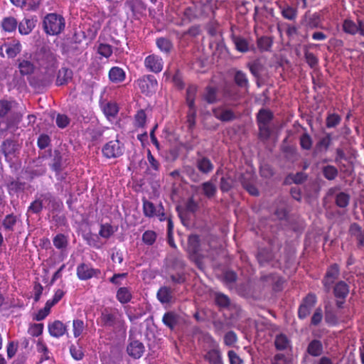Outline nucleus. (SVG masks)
Instances as JSON below:
<instances>
[{"mask_svg": "<svg viewBox=\"0 0 364 364\" xmlns=\"http://www.w3.org/2000/svg\"><path fill=\"white\" fill-rule=\"evenodd\" d=\"M13 103L7 100L0 101V135L15 127L21 119V114L11 112Z\"/></svg>", "mask_w": 364, "mask_h": 364, "instance_id": "1", "label": "nucleus"}, {"mask_svg": "<svg viewBox=\"0 0 364 364\" xmlns=\"http://www.w3.org/2000/svg\"><path fill=\"white\" fill-rule=\"evenodd\" d=\"M45 32L48 35H58L65 28V18L60 14L51 13L47 14L43 22Z\"/></svg>", "mask_w": 364, "mask_h": 364, "instance_id": "2", "label": "nucleus"}, {"mask_svg": "<svg viewBox=\"0 0 364 364\" xmlns=\"http://www.w3.org/2000/svg\"><path fill=\"white\" fill-rule=\"evenodd\" d=\"M187 250L188 253L191 255V258L195 261L198 266L200 265L204 257L210 256L208 251H207V252H204L203 249L201 247L199 236L197 235H191L188 237Z\"/></svg>", "mask_w": 364, "mask_h": 364, "instance_id": "3", "label": "nucleus"}, {"mask_svg": "<svg viewBox=\"0 0 364 364\" xmlns=\"http://www.w3.org/2000/svg\"><path fill=\"white\" fill-rule=\"evenodd\" d=\"M273 113L266 109H261L257 115V120L259 131V137L267 139L271 135L269 123L273 119Z\"/></svg>", "mask_w": 364, "mask_h": 364, "instance_id": "4", "label": "nucleus"}, {"mask_svg": "<svg viewBox=\"0 0 364 364\" xmlns=\"http://www.w3.org/2000/svg\"><path fill=\"white\" fill-rule=\"evenodd\" d=\"M43 203L48 206H51L53 209L58 206L55 198L50 193L41 194L34 201H33L28 208V213L40 214L43 208Z\"/></svg>", "mask_w": 364, "mask_h": 364, "instance_id": "5", "label": "nucleus"}, {"mask_svg": "<svg viewBox=\"0 0 364 364\" xmlns=\"http://www.w3.org/2000/svg\"><path fill=\"white\" fill-rule=\"evenodd\" d=\"M102 151L107 159L117 158L123 154V146L118 139L112 140L107 142Z\"/></svg>", "mask_w": 364, "mask_h": 364, "instance_id": "6", "label": "nucleus"}, {"mask_svg": "<svg viewBox=\"0 0 364 364\" xmlns=\"http://www.w3.org/2000/svg\"><path fill=\"white\" fill-rule=\"evenodd\" d=\"M137 85L141 92L147 95L155 92L158 82L153 75H149L139 79Z\"/></svg>", "mask_w": 364, "mask_h": 364, "instance_id": "7", "label": "nucleus"}, {"mask_svg": "<svg viewBox=\"0 0 364 364\" xmlns=\"http://www.w3.org/2000/svg\"><path fill=\"white\" fill-rule=\"evenodd\" d=\"M316 302V297L315 294H309L301 304L299 311L298 316L301 319L306 318L311 313L312 308L314 306Z\"/></svg>", "mask_w": 364, "mask_h": 364, "instance_id": "8", "label": "nucleus"}, {"mask_svg": "<svg viewBox=\"0 0 364 364\" xmlns=\"http://www.w3.org/2000/svg\"><path fill=\"white\" fill-rule=\"evenodd\" d=\"M21 148L18 141L7 139L4 140L1 146V152L4 155L6 159H11L16 156Z\"/></svg>", "mask_w": 364, "mask_h": 364, "instance_id": "9", "label": "nucleus"}, {"mask_svg": "<svg viewBox=\"0 0 364 364\" xmlns=\"http://www.w3.org/2000/svg\"><path fill=\"white\" fill-rule=\"evenodd\" d=\"M198 158L196 160V166L198 170L204 175H208L213 171L214 165L207 156H203L201 152H197Z\"/></svg>", "mask_w": 364, "mask_h": 364, "instance_id": "10", "label": "nucleus"}, {"mask_svg": "<svg viewBox=\"0 0 364 364\" xmlns=\"http://www.w3.org/2000/svg\"><path fill=\"white\" fill-rule=\"evenodd\" d=\"M339 276V267L337 264H333L330 266L328 269L326 275L323 279V284L324 286L325 291L329 292L331 288V285L338 279Z\"/></svg>", "mask_w": 364, "mask_h": 364, "instance_id": "11", "label": "nucleus"}, {"mask_svg": "<svg viewBox=\"0 0 364 364\" xmlns=\"http://www.w3.org/2000/svg\"><path fill=\"white\" fill-rule=\"evenodd\" d=\"M348 232L356 240L358 248L364 247V227H361L356 223H353L349 227Z\"/></svg>", "mask_w": 364, "mask_h": 364, "instance_id": "12", "label": "nucleus"}, {"mask_svg": "<svg viewBox=\"0 0 364 364\" xmlns=\"http://www.w3.org/2000/svg\"><path fill=\"white\" fill-rule=\"evenodd\" d=\"M144 350V344L137 340L131 341L127 347V353L134 358H141Z\"/></svg>", "mask_w": 364, "mask_h": 364, "instance_id": "13", "label": "nucleus"}, {"mask_svg": "<svg viewBox=\"0 0 364 364\" xmlns=\"http://www.w3.org/2000/svg\"><path fill=\"white\" fill-rule=\"evenodd\" d=\"M144 64L146 68L154 73H159L163 69L162 59L155 55L147 56L145 59Z\"/></svg>", "mask_w": 364, "mask_h": 364, "instance_id": "14", "label": "nucleus"}, {"mask_svg": "<svg viewBox=\"0 0 364 364\" xmlns=\"http://www.w3.org/2000/svg\"><path fill=\"white\" fill-rule=\"evenodd\" d=\"M156 297L161 304H169L173 299V290L169 287L163 286L157 291Z\"/></svg>", "mask_w": 364, "mask_h": 364, "instance_id": "15", "label": "nucleus"}, {"mask_svg": "<svg viewBox=\"0 0 364 364\" xmlns=\"http://www.w3.org/2000/svg\"><path fill=\"white\" fill-rule=\"evenodd\" d=\"M213 115L222 122H230L236 118L235 114L231 109L218 107L213 109Z\"/></svg>", "mask_w": 364, "mask_h": 364, "instance_id": "16", "label": "nucleus"}, {"mask_svg": "<svg viewBox=\"0 0 364 364\" xmlns=\"http://www.w3.org/2000/svg\"><path fill=\"white\" fill-rule=\"evenodd\" d=\"M98 272V270L92 269L84 263L80 264L77 268V275L81 280L89 279Z\"/></svg>", "mask_w": 364, "mask_h": 364, "instance_id": "17", "label": "nucleus"}, {"mask_svg": "<svg viewBox=\"0 0 364 364\" xmlns=\"http://www.w3.org/2000/svg\"><path fill=\"white\" fill-rule=\"evenodd\" d=\"M72 78L73 71L68 68H62L58 72L56 85L58 86L66 85Z\"/></svg>", "mask_w": 364, "mask_h": 364, "instance_id": "18", "label": "nucleus"}, {"mask_svg": "<svg viewBox=\"0 0 364 364\" xmlns=\"http://www.w3.org/2000/svg\"><path fill=\"white\" fill-rule=\"evenodd\" d=\"M66 326L60 321H55L48 325V331L53 337H60L66 332Z\"/></svg>", "mask_w": 364, "mask_h": 364, "instance_id": "19", "label": "nucleus"}, {"mask_svg": "<svg viewBox=\"0 0 364 364\" xmlns=\"http://www.w3.org/2000/svg\"><path fill=\"white\" fill-rule=\"evenodd\" d=\"M162 321L164 325L173 330L179 321V316L174 311H168L164 315Z\"/></svg>", "mask_w": 364, "mask_h": 364, "instance_id": "20", "label": "nucleus"}, {"mask_svg": "<svg viewBox=\"0 0 364 364\" xmlns=\"http://www.w3.org/2000/svg\"><path fill=\"white\" fill-rule=\"evenodd\" d=\"M235 183V179L231 175L227 173L220 181V189L222 192H228Z\"/></svg>", "mask_w": 364, "mask_h": 364, "instance_id": "21", "label": "nucleus"}, {"mask_svg": "<svg viewBox=\"0 0 364 364\" xmlns=\"http://www.w3.org/2000/svg\"><path fill=\"white\" fill-rule=\"evenodd\" d=\"M116 297L122 304L129 303L132 298L131 290L128 287H120L117 291Z\"/></svg>", "mask_w": 364, "mask_h": 364, "instance_id": "22", "label": "nucleus"}, {"mask_svg": "<svg viewBox=\"0 0 364 364\" xmlns=\"http://www.w3.org/2000/svg\"><path fill=\"white\" fill-rule=\"evenodd\" d=\"M304 23L309 28H317L320 24L319 15L316 13L312 14L306 13L304 16Z\"/></svg>", "mask_w": 364, "mask_h": 364, "instance_id": "23", "label": "nucleus"}, {"mask_svg": "<svg viewBox=\"0 0 364 364\" xmlns=\"http://www.w3.org/2000/svg\"><path fill=\"white\" fill-rule=\"evenodd\" d=\"M109 77L112 82L118 83L124 80L125 73L119 67H113L109 72Z\"/></svg>", "mask_w": 364, "mask_h": 364, "instance_id": "24", "label": "nucleus"}, {"mask_svg": "<svg viewBox=\"0 0 364 364\" xmlns=\"http://www.w3.org/2000/svg\"><path fill=\"white\" fill-rule=\"evenodd\" d=\"M333 291L336 297L345 299L349 292V287L345 282L341 281L336 284Z\"/></svg>", "mask_w": 364, "mask_h": 364, "instance_id": "25", "label": "nucleus"}, {"mask_svg": "<svg viewBox=\"0 0 364 364\" xmlns=\"http://www.w3.org/2000/svg\"><path fill=\"white\" fill-rule=\"evenodd\" d=\"M18 68L22 75H31L34 72L35 66L29 60L18 59Z\"/></svg>", "mask_w": 364, "mask_h": 364, "instance_id": "26", "label": "nucleus"}, {"mask_svg": "<svg viewBox=\"0 0 364 364\" xmlns=\"http://www.w3.org/2000/svg\"><path fill=\"white\" fill-rule=\"evenodd\" d=\"M204 358L205 360L208 361L210 364L222 363V358L218 349H212L208 350L204 355Z\"/></svg>", "mask_w": 364, "mask_h": 364, "instance_id": "27", "label": "nucleus"}, {"mask_svg": "<svg viewBox=\"0 0 364 364\" xmlns=\"http://www.w3.org/2000/svg\"><path fill=\"white\" fill-rule=\"evenodd\" d=\"M3 47L5 48V51L9 58L16 57L21 50V45L19 42L13 44H4L0 48V50H2Z\"/></svg>", "mask_w": 364, "mask_h": 364, "instance_id": "28", "label": "nucleus"}, {"mask_svg": "<svg viewBox=\"0 0 364 364\" xmlns=\"http://www.w3.org/2000/svg\"><path fill=\"white\" fill-rule=\"evenodd\" d=\"M203 193L208 198H213L217 192L216 186L210 181L204 182L201 184Z\"/></svg>", "mask_w": 364, "mask_h": 364, "instance_id": "29", "label": "nucleus"}, {"mask_svg": "<svg viewBox=\"0 0 364 364\" xmlns=\"http://www.w3.org/2000/svg\"><path fill=\"white\" fill-rule=\"evenodd\" d=\"M289 212V208L286 202L284 200H281L274 211V215L280 220H287Z\"/></svg>", "mask_w": 364, "mask_h": 364, "instance_id": "30", "label": "nucleus"}, {"mask_svg": "<svg viewBox=\"0 0 364 364\" xmlns=\"http://www.w3.org/2000/svg\"><path fill=\"white\" fill-rule=\"evenodd\" d=\"M307 352L312 356H318L323 352V346L320 341L313 340L308 346Z\"/></svg>", "mask_w": 364, "mask_h": 364, "instance_id": "31", "label": "nucleus"}, {"mask_svg": "<svg viewBox=\"0 0 364 364\" xmlns=\"http://www.w3.org/2000/svg\"><path fill=\"white\" fill-rule=\"evenodd\" d=\"M234 81L240 87L247 89L249 87V81L247 75L241 70H237L235 72L234 75Z\"/></svg>", "mask_w": 364, "mask_h": 364, "instance_id": "32", "label": "nucleus"}, {"mask_svg": "<svg viewBox=\"0 0 364 364\" xmlns=\"http://www.w3.org/2000/svg\"><path fill=\"white\" fill-rule=\"evenodd\" d=\"M198 87L196 85H191L186 90V102L189 108L195 106V97L196 96Z\"/></svg>", "mask_w": 364, "mask_h": 364, "instance_id": "33", "label": "nucleus"}, {"mask_svg": "<svg viewBox=\"0 0 364 364\" xmlns=\"http://www.w3.org/2000/svg\"><path fill=\"white\" fill-rule=\"evenodd\" d=\"M218 90L215 87L208 86L203 94V99L209 104H213L218 101Z\"/></svg>", "mask_w": 364, "mask_h": 364, "instance_id": "34", "label": "nucleus"}, {"mask_svg": "<svg viewBox=\"0 0 364 364\" xmlns=\"http://www.w3.org/2000/svg\"><path fill=\"white\" fill-rule=\"evenodd\" d=\"M35 27V21L33 19H25L18 26L20 33L27 35L30 33Z\"/></svg>", "mask_w": 364, "mask_h": 364, "instance_id": "35", "label": "nucleus"}, {"mask_svg": "<svg viewBox=\"0 0 364 364\" xmlns=\"http://www.w3.org/2000/svg\"><path fill=\"white\" fill-rule=\"evenodd\" d=\"M116 316L114 314L108 312L107 309L101 314V321L104 326H113L115 324Z\"/></svg>", "mask_w": 364, "mask_h": 364, "instance_id": "36", "label": "nucleus"}, {"mask_svg": "<svg viewBox=\"0 0 364 364\" xmlns=\"http://www.w3.org/2000/svg\"><path fill=\"white\" fill-rule=\"evenodd\" d=\"M62 156L59 151L55 150L53 153V159L50 164L52 168L59 174L62 169Z\"/></svg>", "mask_w": 364, "mask_h": 364, "instance_id": "37", "label": "nucleus"}, {"mask_svg": "<svg viewBox=\"0 0 364 364\" xmlns=\"http://www.w3.org/2000/svg\"><path fill=\"white\" fill-rule=\"evenodd\" d=\"M143 211L146 217L152 218L156 215L157 209L153 203L144 199L143 200Z\"/></svg>", "mask_w": 364, "mask_h": 364, "instance_id": "38", "label": "nucleus"}, {"mask_svg": "<svg viewBox=\"0 0 364 364\" xmlns=\"http://www.w3.org/2000/svg\"><path fill=\"white\" fill-rule=\"evenodd\" d=\"M157 47L163 52L168 53L173 48L171 41L166 38H159L156 40Z\"/></svg>", "mask_w": 364, "mask_h": 364, "instance_id": "39", "label": "nucleus"}, {"mask_svg": "<svg viewBox=\"0 0 364 364\" xmlns=\"http://www.w3.org/2000/svg\"><path fill=\"white\" fill-rule=\"evenodd\" d=\"M343 31L349 34L355 35L358 33V22L355 23L350 19H346L343 24Z\"/></svg>", "mask_w": 364, "mask_h": 364, "instance_id": "40", "label": "nucleus"}, {"mask_svg": "<svg viewBox=\"0 0 364 364\" xmlns=\"http://www.w3.org/2000/svg\"><path fill=\"white\" fill-rule=\"evenodd\" d=\"M322 173L323 176L329 181L334 180L338 174V169L331 165L324 166L322 169Z\"/></svg>", "mask_w": 364, "mask_h": 364, "instance_id": "41", "label": "nucleus"}, {"mask_svg": "<svg viewBox=\"0 0 364 364\" xmlns=\"http://www.w3.org/2000/svg\"><path fill=\"white\" fill-rule=\"evenodd\" d=\"M249 69L251 73L257 80L260 78V73L263 70L264 66L259 60L248 64Z\"/></svg>", "mask_w": 364, "mask_h": 364, "instance_id": "42", "label": "nucleus"}, {"mask_svg": "<svg viewBox=\"0 0 364 364\" xmlns=\"http://www.w3.org/2000/svg\"><path fill=\"white\" fill-rule=\"evenodd\" d=\"M282 15L287 20L294 21L297 16V9L287 5L282 9Z\"/></svg>", "mask_w": 364, "mask_h": 364, "instance_id": "43", "label": "nucleus"}, {"mask_svg": "<svg viewBox=\"0 0 364 364\" xmlns=\"http://www.w3.org/2000/svg\"><path fill=\"white\" fill-rule=\"evenodd\" d=\"M274 345L278 350H284L289 346V340L284 334H279L276 336Z\"/></svg>", "mask_w": 364, "mask_h": 364, "instance_id": "44", "label": "nucleus"}, {"mask_svg": "<svg viewBox=\"0 0 364 364\" xmlns=\"http://www.w3.org/2000/svg\"><path fill=\"white\" fill-rule=\"evenodd\" d=\"M257 47L261 51H267L272 46V40L270 37L262 36L257 39Z\"/></svg>", "mask_w": 364, "mask_h": 364, "instance_id": "45", "label": "nucleus"}, {"mask_svg": "<svg viewBox=\"0 0 364 364\" xmlns=\"http://www.w3.org/2000/svg\"><path fill=\"white\" fill-rule=\"evenodd\" d=\"M17 21L14 17L5 18L2 21V27L4 31L11 32L16 30Z\"/></svg>", "mask_w": 364, "mask_h": 364, "instance_id": "46", "label": "nucleus"}, {"mask_svg": "<svg viewBox=\"0 0 364 364\" xmlns=\"http://www.w3.org/2000/svg\"><path fill=\"white\" fill-rule=\"evenodd\" d=\"M350 196L348 194L341 192L336 195V204L340 208H346L348 205Z\"/></svg>", "mask_w": 364, "mask_h": 364, "instance_id": "47", "label": "nucleus"}, {"mask_svg": "<svg viewBox=\"0 0 364 364\" xmlns=\"http://www.w3.org/2000/svg\"><path fill=\"white\" fill-rule=\"evenodd\" d=\"M299 142L301 147L304 150H310L312 147L313 140L307 132L300 136Z\"/></svg>", "mask_w": 364, "mask_h": 364, "instance_id": "48", "label": "nucleus"}, {"mask_svg": "<svg viewBox=\"0 0 364 364\" xmlns=\"http://www.w3.org/2000/svg\"><path fill=\"white\" fill-rule=\"evenodd\" d=\"M85 324L83 321L80 319H75L73 322V335L75 338L80 336L85 328Z\"/></svg>", "mask_w": 364, "mask_h": 364, "instance_id": "49", "label": "nucleus"}, {"mask_svg": "<svg viewBox=\"0 0 364 364\" xmlns=\"http://www.w3.org/2000/svg\"><path fill=\"white\" fill-rule=\"evenodd\" d=\"M326 127L328 128H333L338 125L341 121V117L335 113L329 114L326 120Z\"/></svg>", "mask_w": 364, "mask_h": 364, "instance_id": "50", "label": "nucleus"}, {"mask_svg": "<svg viewBox=\"0 0 364 364\" xmlns=\"http://www.w3.org/2000/svg\"><path fill=\"white\" fill-rule=\"evenodd\" d=\"M215 303L221 308H228L230 306V301L228 296L221 294H215Z\"/></svg>", "mask_w": 364, "mask_h": 364, "instance_id": "51", "label": "nucleus"}, {"mask_svg": "<svg viewBox=\"0 0 364 364\" xmlns=\"http://www.w3.org/2000/svg\"><path fill=\"white\" fill-rule=\"evenodd\" d=\"M16 223V218L13 214L7 215L3 221V226L5 230L13 231L14 226Z\"/></svg>", "mask_w": 364, "mask_h": 364, "instance_id": "52", "label": "nucleus"}, {"mask_svg": "<svg viewBox=\"0 0 364 364\" xmlns=\"http://www.w3.org/2000/svg\"><path fill=\"white\" fill-rule=\"evenodd\" d=\"M156 239V234L154 231L146 230L142 235V241L147 245H153Z\"/></svg>", "mask_w": 364, "mask_h": 364, "instance_id": "53", "label": "nucleus"}, {"mask_svg": "<svg viewBox=\"0 0 364 364\" xmlns=\"http://www.w3.org/2000/svg\"><path fill=\"white\" fill-rule=\"evenodd\" d=\"M53 245L57 249L65 248L68 245L66 237L63 234H58L53 238Z\"/></svg>", "mask_w": 364, "mask_h": 364, "instance_id": "54", "label": "nucleus"}, {"mask_svg": "<svg viewBox=\"0 0 364 364\" xmlns=\"http://www.w3.org/2000/svg\"><path fill=\"white\" fill-rule=\"evenodd\" d=\"M146 115L145 112L143 109L139 110L134 117L135 127H144L146 123Z\"/></svg>", "mask_w": 364, "mask_h": 364, "instance_id": "55", "label": "nucleus"}, {"mask_svg": "<svg viewBox=\"0 0 364 364\" xmlns=\"http://www.w3.org/2000/svg\"><path fill=\"white\" fill-rule=\"evenodd\" d=\"M236 49L240 52H247L249 49L247 41L242 38L236 37L234 39Z\"/></svg>", "mask_w": 364, "mask_h": 364, "instance_id": "56", "label": "nucleus"}, {"mask_svg": "<svg viewBox=\"0 0 364 364\" xmlns=\"http://www.w3.org/2000/svg\"><path fill=\"white\" fill-rule=\"evenodd\" d=\"M240 181L245 188L250 183H255V176L250 173H242L240 177Z\"/></svg>", "mask_w": 364, "mask_h": 364, "instance_id": "57", "label": "nucleus"}, {"mask_svg": "<svg viewBox=\"0 0 364 364\" xmlns=\"http://www.w3.org/2000/svg\"><path fill=\"white\" fill-rule=\"evenodd\" d=\"M272 259V255L264 250L259 252L257 255V260L261 265H264Z\"/></svg>", "mask_w": 364, "mask_h": 364, "instance_id": "58", "label": "nucleus"}, {"mask_svg": "<svg viewBox=\"0 0 364 364\" xmlns=\"http://www.w3.org/2000/svg\"><path fill=\"white\" fill-rule=\"evenodd\" d=\"M332 142V137L330 133H326L325 136L321 138L317 143V147H323L327 151Z\"/></svg>", "mask_w": 364, "mask_h": 364, "instance_id": "59", "label": "nucleus"}, {"mask_svg": "<svg viewBox=\"0 0 364 364\" xmlns=\"http://www.w3.org/2000/svg\"><path fill=\"white\" fill-rule=\"evenodd\" d=\"M325 320L328 323L336 324L337 323L336 315L328 306L325 307Z\"/></svg>", "mask_w": 364, "mask_h": 364, "instance_id": "60", "label": "nucleus"}, {"mask_svg": "<svg viewBox=\"0 0 364 364\" xmlns=\"http://www.w3.org/2000/svg\"><path fill=\"white\" fill-rule=\"evenodd\" d=\"M113 228L109 224L102 225L99 234L104 238H109L114 233Z\"/></svg>", "mask_w": 364, "mask_h": 364, "instance_id": "61", "label": "nucleus"}, {"mask_svg": "<svg viewBox=\"0 0 364 364\" xmlns=\"http://www.w3.org/2000/svg\"><path fill=\"white\" fill-rule=\"evenodd\" d=\"M43 330V323H33L29 327L28 333L32 336H38L42 334Z\"/></svg>", "mask_w": 364, "mask_h": 364, "instance_id": "62", "label": "nucleus"}, {"mask_svg": "<svg viewBox=\"0 0 364 364\" xmlns=\"http://www.w3.org/2000/svg\"><path fill=\"white\" fill-rule=\"evenodd\" d=\"M259 173L262 177L266 178H271L274 173L272 167L269 164H263L260 167Z\"/></svg>", "mask_w": 364, "mask_h": 364, "instance_id": "63", "label": "nucleus"}, {"mask_svg": "<svg viewBox=\"0 0 364 364\" xmlns=\"http://www.w3.org/2000/svg\"><path fill=\"white\" fill-rule=\"evenodd\" d=\"M185 207L187 211L195 213L198 210L199 205L193 197H191L187 200Z\"/></svg>", "mask_w": 364, "mask_h": 364, "instance_id": "64", "label": "nucleus"}]
</instances>
